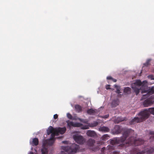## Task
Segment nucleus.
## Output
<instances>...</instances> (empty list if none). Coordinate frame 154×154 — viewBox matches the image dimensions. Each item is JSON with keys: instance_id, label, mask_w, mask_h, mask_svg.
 <instances>
[{"instance_id": "f257e3e1", "label": "nucleus", "mask_w": 154, "mask_h": 154, "mask_svg": "<svg viewBox=\"0 0 154 154\" xmlns=\"http://www.w3.org/2000/svg\"><path fill=\"white\" fill-rule=\"evenodd\" d=\"M134 134V131L131 129H126L123 132L122 136L110 140V143L112 146L119 145L122 147H126L131 145L138 146L144 143V141L143 139H137L132 136Z\"/></svg>"}, {"instance_id": "f03ea898", "label": "nucleus", "mask_w": 154, "mask_h": 154, "mask_svg": "<svg viewBox=\"0 0 154 154\" xmlns=\"http://www.w3.org/2000/svg\"><path fill=\"white\" fill-rule=\"evenodd\" d=\"M138 117H135L130 122L131 124L142 122L147 119L149 116V112L147 110L141 111L138 114Z\"/></svg>"}, {"instance_id": "7ed1b4c3", "label": "nucleus", "mask_w": 154, "mask_h": 154, "mask_svg": "<svg viewBox=\"0 0 154 154\" xmlns=\"http://www.w3.org/2000/svg\"><path fill=\"white\" fill-rule=\"evenodd\" d=\"M147 83V82L146 80L141 82L140 80H137L131 85V88L136 94L137 95L140 90H144L143 89L146 87Z\"/></svg>"}, {"instance_id": "20e7f679", "label": "nucleus", "mask_w": 154, "mask_h": 154, "mask_svg": "<svg viewBox=\"0 0 154 154\" xmlns=\"http://www.w3.org/2000/svg\"><path fill=\"white\" fill-rule=\"evenodd\" d=\"M73 138L75 142L80 144H83L85 141L84 137L78 134L73 135Z\"/></svg>"}, {"instance_id": "39448f33", "label": "nucleus", "mask_w": 154, "mask_h": 154, "mask_svg": "<svg viewBox=\"0 0 154 154\" xmlns=\"http://www.w3.org/2000/svg\"><path fill=\"white\" fill-rule=\"evenodd\" d=\"M142 93H146V94L143 95L141 97V100H143L149 97V95L154 93V86L152 87L148 90H142Z\"/></svg>"}, {"instance_id": "423d86ee", "label": "nucleus", "mask_w": 154, "mask_h": 154, "mask_svg": "<svg viewBox=\"0 0 154 154\" xmlns=\"http://www.w3.org/2000/svg\"><path fill=\"white\" fill-rule=\"evenodd\" d=\"M67 123V127L70 129L72 127H79L82 125V124L80 123H74L72 121L69 120H67L66 121Z\"/></svg>"}, {"instance_id": "0eeeda50", "label": "nucleus", "mask_w": 154, "mask_h": 154, "mask_svg": "<svg viewBox=\"0 0 154 154\" xmlns=\"http://www.w3.org/2000/svg\"><path fill=\"white\" fill-rule=\"evenodd\" d=\"M154 102L153 98L151 97L145 100L143 102V104L144 106L147 107L153 104Z\"/></svg>"}, {"instance_id": "6e6552de", "label": "nucleus", "mask_w": 154, "mask_h": 154, "mask_svg": "<svg viewBox=\"0 0 154 154\" xmlns=\"http://www.w3.org/2000/svg\"><path fill=\"white\" fill-rule=\"evenodd\" d=\"M66 131V128L65 127H63V128L59 127L56 128L55 131V133L57 134V135L58 136L59 135V134H63L65 133Z\"/></svg>"}, {"instance_id": "1a4fd4ad", "label": "nucleus", "mask_w": 154, "mask_h": 154, "mask_svg": "<svg viewBox=\"0 0 154 154\" xmlns=\"http://www.w3.org/2000/svg\"><path fill=\"white\" fill-rule=\"evenodd\" d=\"M127 129H125L124 130H123V129L121 128V127L119 125H116L114 128V131H115V133L116 134H118L120 133L122 131H124H124Z\"/></svg>"}, {"instance_id": "9d476101", "label": "nucleus", "mask_w": 154, "mask_h": 154, "mask_svg": "<svg viewBox=\"0 0 154 154\" xmlns=\"http://www.w3.org/2000/svg\"><path fill=\"white\" fill-rule=\"evenodd\" d=\"M87 135L91 137H96L97 136L96 132L93 131L88 130L86 132Z\"/></svg>"}, {"instance_id": "9b49d317", "label": "nucleus", "mask_w": 154, "mask_h": 154, "mask_svg": "<svg viewBox=\"0 0 154 154\" xmlns=\"http://www.w3.org/2000/svg\"><path fill=\"white\" fill-rule=\"evenodd\" d=\"M30 143L32 146H37L38 144V140L36 138H34L32 139V142H30Z\"/></svg>"}, {"instance_id": "f8f14e48", "label": "nucleus", "mask_w": 154, "mask_h": 154, "mask_svg": "<svg viewBox=\"0 0 154 154\" xmlns=\"http://www.w3.org/2000/svg\"><path fill=\"white\" fill-rule=\"evenodd\" d=\"M133 151L134 154H143L146 152L145 150L140 151L137 148H134Z\"/></svg>"}, {"instance_id": "ddd939ff", "label": "nucleus", "mask_w": 154, "mask_h": 154, "mask_svg": "<svg viewBox=\"0 0 154 154\" xmlns=\"http://www.w3.org/2000/svg\"><path fill=\"white\" fill-rule=\"evenodd\" d=\"M56 129V128H54L52 126H50L47 131V134L49 135L54 132H55Z\"/></svg>"}, {"instance_id": "4468645a", "label": "nucleus", "mask_w": 154, "mask_h": 154, "mask_svg": "<svg viewBox=\"0 0 154 154\" xmlns=\"http://www.w3.org/2000/svg\"><path fill=\"white\" fill-rule=\"evenodd\" d=\"M103 141L100 140L98 141L97 142V146L95 147V148H93V150L94 151H96L97 150H99L100 149V146L101 145H102L103 144V142L102 141Z\"/></svg>"}, {"instance_id": "2eb2a0df", "label": "nucleus", "mask_w": 154, "mask_h": 154, "mask_svg": "<svg viewBox=\"0 0 154 154\" xmlns=\"http://www.w3.org/2000/svg\"><path fill=\"white\" fill-rule=\"evenodd\" d=\"M95 140L94 139L90 138L87 141V144L88 146L90 147H93L95 143Z\"/></svg>"}, {"instance_id": "dca6fc26", "label": "nucleus", "mask_w": 154, "mask_h": 154, "mask_svg": "<svg viewBox=\"0 0 154 154\" xmlns=\"http://www.w3.org/2000/svg\"><path fill=\"white\" fill-rule=\"evenodd\" d=\"M99 130L100 131L108 132L109 131V129L107 127L103 126L99 128Z\"/></svg>"}, {"instance_id": "f3484780", "label": "nucleus", "mask_w": 154, "mask_h": 154, "mask_svg": "<svg viewBox=\"0 0 154 154\" xmlns=\"http://www.w3.org/2000/svg\"><path fill=\"white\" fill-rule=\"evenodd\" d=\"M119 101L118 100H113L111 104V106L112 107H114L116 106L119 105Z\"/></svg>"}, {"instance_id": "a211bd4d", "label": "nucleus", "mask_w": 154, "mask_h": 154, "mask_svg": "<svg viewBox=\"0 0 154 154\" xmlns=\"http://www.w3.org/2000/svg\"><path fill=\"white\" fill-rule=\"evenodd\" d=\"M55 135H57V134L54 132L51 133V137L49 139V140L53 141L51 144V145L54 143V141L55 139Z\"/></svg>"}, {"instance_id": "6ab92c4d", "label": "nucleus", "mask_w": 154, "mask_h": 154, "mask_svg": "<svg viewBox=\"0 0 154 154\" xmlns=\"http://www.w3.org/2000/svg\"><path fill=\"white\" fill-rule=\"evenodd\" d=\"M42 154H48V149L45 147L44 144L43 145V148L41 149Z\"/></svg>"}, {"instance_id": "aec40b11", "label": "nucleus", "mask_w": 154, "mask_h": 154, "mask_svg": "<svg viewBox=\"0 0 154 154\" xmlns=\"http://www.w3.org/2000/svg\"><path fill=\"white\" fill-rule=\"evenodd\" d=\"M109 137V136L107 134L103 135L101 138L100 139L102 141H105L108 139Z\"/></svg>"}, {"instance_id": "412c9836", "label": "nucleus", "mask_w": 154, "mask_h": 154, "mask_svg": "<svg viewBox=\"0 0 154 154\" xmlns=\"http://www.w3.org/2000/svg\"><path fill=\"white\" fill-rule=\"evenodd\" d=\"M75 109L76 111L79 112L82 111V107L79 105H76L75 106Z\"/></svg>"}, {"instance_id": "4be33fe9", "label": "nucleus", "mask_w": 154, "mask_h": 154, "mask_svg": "<svg viewBox=\"0 0 154 154\" xmlns=\"http://www.w3.org/2000/svg\"><path fill=\"white\" fill-rule=\"evenodd\" d=\"M124 92L125 93L129 94L131 93V88L128 87L125 88L124 90Z\"/></svg>"}, {"instance_id": "5701e85b", "label": "nucleus", "mask_w": 154, "mask_h": 154, "mask_svg": "<svg viewBox=\"0 0 154 154\" xmlns=\"http://www.w3.org/2000/svg\"><path fill=\"white\" fill-rule=\"evenodd\" d=\"M146 152L148 154L152 153L154 152V147H151L149 149H148Z\"/></svg>"}, {"instance_id": "b1692460", "label": "nucleus", "mask_w": 154, "mask_h": 154, "mask_svg": "<svg viewBox=\"0 0 154 154\" xmlns=\"http://www.w3.org/2000/svg\"><path fill=\"white\" fill-rule=\"evenodd\" d=\"M95 110L92 109H89L87 111V113L88 114H90V115H92L94 114L95 113Z\"/></svg>"}, {"instance_id": "393cba45", "label": "nucleus", "mask_w": 154, "mask_h": 154, "mask_svg": "<svg viewBox=\"0 0 154 154\" xmlns=\"http://www.w3.org/2000/svg\"><path fill=\"white\" fill-rule=\"evenodd\" d=\"M124 120V119L121 118L119 117L115 121V122L116 123H119L120 122H122Z\"/></svg>"}, {"instance_id": "a878e982", "label": "nucleus", "mask_w": 154, "mask_h": 154, "mask_svg": "<svg viewBox=\"0 0 154 154\" xmlns=\"http://www.w3.org/2000/svg\"><path fill=\"white\" fill-rule=\"evenodd\" d=\"M67 116L68 118L69 119H72L73 120H75L76 119L75 118H73L72 115L69 113H67Z\"/></svg>"}, {"instance_id": "bb28decb", "label": "nucleus", "mask_w": 154, "mask_h": 154, "mask_svg": "<svg viewBox=\"0 0 154 154\" xmlns=\"http://www.w3.org/2000/svg\"><path fill=\"white\" fill-rule=\"evenodd\" d=\"M114 87L115 88H116V92L118 94H119L121 93L120 91V88L117 85H115Z\"/></svg>"}, {"instance_id": "cd10ccee", "label": "nucleus", "mask_w": 154, "mask_h": 154, "mask_svg": "<svg viewBox=\"0 0 154 154\" xmlns=\"http://www.w3.org/2000/svg\"><path fill=\"white\" fill-rule=\"evenodd\" d=\"M98 124V123L97 122H94L93 123L91 124L90 126L92 127H96Z\"/></svg>"}, {"instance_id": "c85d7f7f", "label": "nucleus", "mask_w": 154, "mask_h": 154, "mask_svg": "<svg viewBox=\"0 0 154 154\" xmlns=\"http://www.w3.org/2000/svg\"><path fill=\"white\" fill-rule=\"evenodd\" d=\"M107 80H111L113 81L114 82H116L117 81V80L116 79H113L112 77L111 76H109L107 77Z\"/></svg>"}, {"instance_id": "c756f323", "label": "nucleus", "mask_w": 154, "mask_h": 154, "mask_svg": "<svg viewBox=\"0 0 154 154\" xmlns=\"http://www.w3.org/2000/svg\"><path fill=\"white\" fill-rule=\"evenodd\" d=\"M107 80H111L113 81L114 82H116L117 81V80L116 79H113L112 77L111 76H109L107 77Z\"/></svg>"}, {"instance_id": "7c9ffc66", "label": "nucleus", "mask_w": 154, "mask_h": 154, "mask_svg": "<svg viewBox=\"0 0 154 154\" xmlns=\"http://www.w3.org/2000/svg\"><path fill=\"white\" fill-rule=\"evenodd\" d=\"M149 134L151 135H152L153 136H151L150 137V139H152V140H154V131H150Z\"/></svg>"}, {"instance_id": "2f4dec72", "label": "nucleus", "mask_w": 154, "mask_h": 154, "mask_svg": "<svg viewBox=\"0 0 154 154\" xmlns=\"http://www.w3.org/2000/svg\"><path fill=\"white\" fill-rule=\"evenodd\" d=\"M150 60H147L146 62L144 63L143 65L145 66H147L148 65L150 64Z\"/></svg>"}, {"instance_id": "473e14b6", "label": "nucleus", "mask_w": 154, "mask_h": 154, "mask_svg": "<svg viewBox=\"0 0 154 154\" xmlns=\"http://www.w3.org/2000/svg\"><path fill=\"white\" fill-rule=\"evenodd\" d=\"M149 112L152 114L154 115V108H150L149 109Z\"/></svg>"}, {"instance_id": "72a5a7b5", "label": "nucleus", "mask_w": 154, "mask_h": 154, "mask_svg": "<svg viewBox=\"0 0 154 154\" xmlns=\"http://www.w3.org/2000/svg\"><path fill=\"white\" fill-rule=\"evenodd\" d=\"M106 150V147H103L101 149V151L102 154H104V152L105 150Z\"/></svg>"}, {"instance_id": "f704fd0d", "label": "nucleus", "mask_w": 154, "mask_h": 154, "mask_svg": "<svg viewBox=\"0 0 154 154\" xmlns=\"http://www.w3.org/2000/svg\"><path fill=\"white\" fill-rule=\"evenodd\" d=\"M109 115L108 114L104 116H103L101 117L104 119H107L109 117Z\"/></svg>"}, {"instance_id": "c9c22d12", "label": "nucleus", "mask_w": 154, "mask_h": 154, "mask_svg": "<svg viewBox=\"0 0 154 154\" xmlns=\"http://www.w3.org/2000/svg\"><path fill=\"white\" fill-rule=\"evenodd\" d=\"M149 78H150L151 79V80H154V76L153 75H150L149 76Z\"/></svg>"}, {"instance_id": "e433bc0d", "label": "nucleus", "mask_w": 154, "mask_h": 154, "mask_svg": "<svg viewBox=\"0 0 154 154\" xmlns=\"http://www.w3.org/2000/svg\"><path fill=\"white\" fill-rule=\"evenodd\" d=\"M110 85H106V89L108 90L110 89Z\"/></svg>"}, {"instance_id": "4c0bfd02", "label": "nucleus", "mask_w": 154, "mask_h": 154, "mask_svg": "<svg viewBox=\"0 0 154 154\" xmlns=\"http://www.w3.org/2000/svg\"><path fill=\"white\" fill-rule=\"evenodd\" d=\"M58 116L57 114H56L54 115V119H56L58 118Z\"/></svg>"}, {"instance_id": "58836bf2", "label": "nucleus", "mask_w": 154, "mask_h": 154, "mask_svg": "<svg viewBox=\"0 0 154 154\" xmlns=\"http://www.w3.org/2000/svg\"><path fill=\"white\" fill-rule=\"evenodd\" d=\"M83 129H86L88 128V127L87 126H85L82 127V128Z\"/></svg>"}, {"instance_id": "ea45409f", "label": "nucleus", "mask_w": 154, "mask_h": 154, "mask_svg": "<svg viewBox=\"0 0 154 154\" xmlns=\"http://www.w3.org/2000/svg\"><path fill=\"white\" fill-rule=\"evenodd\" d=\"M111 147V146L110 145H109L107 146V148H108V149H109L110 147Z\"/></svg>"}, {"instance_id": "a19ab883", "label": "nucleus", "mask_w": 154, "mask_h": 154, "mask_svg": "<svg viewBox=\"0 0 154 154\" xmlns=\"http://www.w3.org/2000/svg\"><path fill=\"white\" fill-rule=\"evenodd\" d=\"M63 143H66V141H63Z\"/></svg>"}, {"instance_id": "79ce46f5", "label": "nucleus", "mask_w": 154, "mask_h": 154, "mask_svg": "<svg viewBox=\"0 0 154 154\" xmlns=\"http://www.w3.org/2000/svg\"><path fill=\"white\" fill-rule=\"evenodd\" d=\"M153 72H154V69L153 70Z\"/></svg>"}]
</instances>
